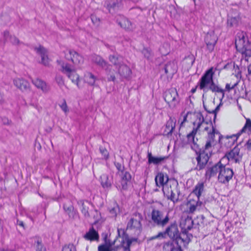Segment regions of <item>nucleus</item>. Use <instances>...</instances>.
<instances>
[{
  "label": "nucleus",
  "mask_w": 251,
  "mask_h": 251,
  "mask_svg": "<svg viewBox=\"0 0 251 251\" xmlns=\"http://www.w3.org/2000/svg\"><path fill=\"white\" fill-rule=\"evenodd\" d=\"M101 184L104 188H108L111 186V182L107 175L103 174L100 176Z\"/></svg>",
  "instance_id": "38"
},
{
  "label": "nucleus",
  "mask_w": 251,
  "mask_h": 251,
  "mask_svg": "<svg viewBox=\"0 0 251 251\" xmlns=\"http://www.w3.org/2000/svg\"><path fill=\"white\" fill-rule=\"evenodd\" d=\"M84 237L90 241H98L99 238L98 233L94 229L91 228L84 235Z\"/></svg>",
  "instance_id": "32"
},
{
  "label": "nucleus",
  "mask_w": 251,
  "mask_h": 251,
  "mask_svg": "<svg viewBox=\"0 0 251 251\" xmlns=\"http://www.w3.org/2000/svg\"><path fill=\"white\" fill-rule=\"evenodd\" d=\"M214 104V101H211L210 103L208 102H203L204 107L205 109L209 113H215L219 109V105H217L215 107H212V105Z\"/></svg>",
  "instance_id": "37"
},
{
  "label": "nucleus",
  "mask_w": 251,
  "mask_h": 251,
  "mask_svg": "<svg viewBox=\"0 0 251 251\" xmlns=\"http://www.w3.org/2000/svg\"><path fill=\"white\" fill-rule=\"evenodd\" d=\"M65 57L71 61L75 66L80 67L84 63L83 56L74 50H67L65 52Z\"/></svg>",
  "instance_id": "9"
},
{
  "label": "nucleus",
  "mask_w": 251,
  "mask_h": 251,
  "mask_svg": "<svg viewBox=\"0 0 251 251\" xmlns=\"http://www.w3.org/2000/svg\"><path fill=\"white\" fill-rule=\"evenodd\" d=\"M118 24L122 27L127 30H132L133 28L131 23L125 17L119 19Z\"/></svg>",
  "instance_id": "31"
},
{
  "label": "nucleus",
  "mask_w": 251,
  "mask_h": 251,
  "mask_svg": "<svg viewBox=\"0 0 251 251\" xmlns=\"http://www.w3.org/2000/svg\"><path fill=\"white\" fill-rule=\"evenodd\" d=\"M80 203L81 205V211L86 218L90 217V207H91V204L87 201H80Z\"/></svg>",
  "instance_id": "29"
},
{
  "label": "nucleus",
  "mask_w": 251,
  "mask_h": 251,
  "mask_svg": "<svg viewBox=\"0 0 251 251\" xmlns=\"http://www.w3.org/2000/svg\"><path fill=\"white\" fill-rule=\"evenodd\" d=\"M55 80L56 82L60 85L63 84V77L61 75H57L55 77Z\"/></svg>",
  "instance_id": "53"
},
{
  "label": "nucleus",
  "mask_w": 251,
  "mask_h": 251,
  "mask_svg": "<svg viewBox=\"0 0 251 251\" xmlns=\"http://www.w3.org/2000/svg\"><path fill=\"white\" fill-rule=\"evenodd\" d=\"M175 127V122L172 119H170L167 122L165 132L167 134H171Z\"/></svg>",
  "instance_id": "39"
},
{
  "label": "nucleus",
  "mask_w": 251,
  "mask_h": 251,
  "mask_svg": "<svg viewBox=\"0 0 251 251\" xmlns=\"http://www.w3.org/2000/svg\"><path fill=\"white\" fill-rule=\"evenodd\" d=\"M115 165L119 171H122L123 167L120 163H115Z\"/></svg>",
  "instance_id": "54"
},
{
  "label": "nucleus",
  "mask_w": 251,
  "mask_h": 251,
  "mask_svg": "<svg viewBox=\"0 0 251 251\" xmlns=\"http://www.w3.org/2000/svg\"><path fill=\"white\" fill-rule=\"evenodd\" d=\"M209 157L207 153L204 151L200 153L196 158L197 167L199 168V169L201 170L205 166L209 160Z\"/></svg>",
  "instance_id": "23"
},
{
  "label": "nucleus",
  "mask_w": 251,
  "mask_h": 251,
  "mask_svg": "<svg viewBox=\"0 0 251 251\" xmlns=\"http://www.w3.org/2000/svg\"><path fill=\"white\" fill-rule=\"evenodd\" d=\"M116 69L117 70L118 74L123 78H127L131 73L130 68L123 62Z\"/></svg>",
  "instance_id": "22"
},
{
  "label": "nucleus",
  "mask_w": 251,
  "mask_h": 251,
  "mask_svg": "<svg viewBox=\"0 0 251 251\" xmlns=\"http://www.w3.org/2000/svg\"><path fill=\"white\" fill-rule=\"evenodd\" d=\"M177 66L176 63L175 61L168 62L165 67V72L168 77L171 78L173 75L176 72Z\"/></svg>",
  "instance_id": "20"
},
{
  "label": "nucleus",
  "mask_w": 251,
  "mask_h": 251,
  "mask_svg": "<svg viewBox=\"0 0 251 251\" xmlns=\"http://www.w3.org/2000/svg\"><path fill=\"white\" fill-rule=\"evenodd\" d=\"M214 74V72L213 68H211L206 71L200 80L198 87L203 91L206 92L210 90L215 94H219L220 95V100L222 101L225 97V92H230L233 89L238 85L239 81L234 76V77L236 78V80L235 81L233 80L226 83L225 88L222 89L214 82L213 79Z\"/></svg>",
  "instance_id": "1"
},
{
  "label": "nucleus",
  "mask_w": 251,
  "mask_h": 251,
  "mask_svg": "<svg viewBox=\"0 0 251 251\" xmlns=\"http://www.w3.org/2000/svg\"><path fill=\"white\" fill-rule=\"evenodd\" d=\"M131 244L127 238L119 236L114 240H105L104 244L100 245L99 251H117L120 248H123L124 251H129Z\"/></svg>",
  "instance_id": "2"
},
{
  "label": "nucleus",
  "mask_w": 251,
  "mask_h": 251,
  "mask_svg": "<svg viewBox=\"0 0 251 251\" xmlns=\"http://www.w3.org/2000/svg\"><path fill=\"white\" fill-rule=\"evenodd\" d=\"M248 71L249 75H251V64L248 66Z\"/></svg>",
  "instance_id": "57"
},
{
  "label": "nucleus",
  "mask_w": 251,
  "mask_h": 251,
  "mask_svg": "<svg viewBox=\"0 0 251 251\" xmlns=\"http://www.w3.org/2000/svg\"><path fill=\"white\" fill-rule=\"evenodd\" d=\"M243 133L248 135L251 134V120L249 118H246V123L245 125L237 134L239 136L241 134Z\"/></svg>",
  "instance_id": "33"
},
{
  "label": "nucleus",
  "mask_w": 251,
  "mask_h": 251,
  "mask_svg": "<svg viewBox=\"0 0 251 251\" xmlns=\"http://www.w3.org/2000/svg\"><path fill=\"white\" fill-rule=\"evenodd\" d=\"M242 157V153L240 152V148L237 146L226 154V157L228 160L235 162L239 161Z\"/></svg>",
  "instance_id": "17"
},
{
  "label": "nucleus",
  "mask_w": 251,
  "mask_h": 251,
  "mask_svg": "<svg viewBox=\"0 0 251 251\" xmlns=\"http://www.w3.org/2000/svg\"><path fill=\"white\" fill-rule=\"evenodd\" d=\"M72 207H68V210L71 211L72 210Z\"/></svg>",
  "instance_id": "60"
},
{
  "label": "nucleus",
  "mask_w": 251,
  "mask_h": 251,
  "mask_svg": "<svg viewBox=\"0 0 251 251\" xmlns=\"http://www.w3.org/2000/svg\"><path fill=\"white\" fill-rule=\"evenodd\" d=\"M195 122L197 127L194 128V130H196L197 134L200 135H207L208 136L211 133H215V129L212 125L205 122L201 114L200 118H197Z\"/></svg>",
  "instance_id": "6"
},
{
  "label": "nucleus",
  "mask_w": 251,
  "mask_h": 251,
  "mask_svg": "<svg viewBox=\"0 0 251 251\" xmlns=\"http://www.w3.org/2000/svg\"><path fill=\"white\" fill-rule=\"evenodd\" d=\"M165 101L171 108H175L179 102V98L176 89L172 88L166 91L164 94Z\"/></svg>",
  "instance_id": "8"
},
{
  "label": "nucleus",
  "mask_w": 251,
  "mask_h": 251,
  "mask_svg": "<svg viewBox=\"0 0 251 251\" xmlns=\"http://www.w3.org/2000/svg\"><path fill=\"white\" fill-rule=\"evenodd\" d=\"M57 62L60 67L61 72L66 74L72 82L77 85L78 88H80L79 76L76 70L72 68L70 64L63 60H59Z\"/></svg>",
  "instance_id": "5"
},
{
  "label": "nucleus",
  "mask_w": 251,
  "mask_h": 251,
  "mask_svg": "<svg viewBox=\"0 0 251 251\" xmlns=\"http://www.w3.org/2000/svg\"><path fill=\"white\" fill-rule=\"evenodd\" d=\"M110 212L114 214V215H115V208H113L111 211H110Z\"/></svg>",
  "instance_id": "58"
},
{
  "label": "nucleus",
  "mask_w": 251,
  "mask_h": 251,
  "mask_svg": "<svg viewBox=\"0 0 251 251\" xmlns=\"http://www.w3.org/2000/svg\"><path fill=\"white\" fill-rule=\"evenodd\" d=\"M166 233H167L169 237L172 238H177L178 236V230L177 226L175 225H172L167 228L165 233L160 232L157 235L150 237L149 240H152L160 237L163 238Z\"/></svg>",
  "instance_id": "12"
},
{
  "label": "nucleus",
  "mask_w": 251,
  "mask_h": 251,
  "mask_svg": "<svg viewBox=\"0 0 251 251\" xmlns=\"http://www.w3.org/2000/svg\"><path fill=\"white\" fill-rule=\"evenodd\" d=\"M151 219L158 226H164L168 223L169 217L168 213L164 216L162 211L157 209H153L151 212Z\"/></svg>",
  "instance_id": "10"
},
{
  "label": "nucleus",
  "mask_w": 251,
  "mask_h": 251,
  "mask_svg": "<svg viewBox=\"0 0 251 251\" xmlns=\"http://www.w3.org/2000/svg\"><path fill=\"white\" fill-rule=\"evenodd\" d=\"M60 107L62 109V110L66 114H67L69 112V108L68 107V106L67 105V103L66 101H64L62 104L60 105Z\"/></svg>",
  "instance_id": "49"
},
{
  "label": "nucleus",
  "mask_w": 251,
  "mask_h": 251,
  "mask_svg": "<svg viewBox=\"0 0 251 251\" xmlns=\"http://www.w3.org/2000/svg\"><path fill=\"white\" fill-rule=\"evenodd\" d=\"M171 179H169L166 175L162 173H159L156 176L155 181L157 186H162L166 184V183Z\"/></svg>",
  "instance_id": "26"
},
{
  "label": "nucleus",
  "mask_w": 251,
  "mask_h": 251,
  "mask_svg": "<svg viewBox=\"0 0 251 251\" xmlns=\"http://www.w3.org/2000/svg\"><path fill=\"white\" fill-rule=\"evenodd\" d=\"M32 82L37 88L41 90L43 93H47L50 90V87L45 81L40 79H33Z\"/></svg>",
  "instance_id": "25"
},
{
  "label": "nucleus",
  "mask_w": 251,
  "mask_h": 251,
  "mask_svg": "<svg viewBox=\"0 0 251 251\" xmlns=\"http://www.w3.org/2000/svg\"><path fill=\"white\" fill-rule=\"evenodd\" d=\"M201 113L188 112L185 115H181L180 120H182L180 123V126H184L186 122H190L195 126L196 120L197 118H200Z\"/></svg>",
  "instance_id": "13"
},
{
  "label": "nucleus",
  "mask_w": 251,
  "mask_h": 251,
  "mask_svg": "<svg viewBox=\"0 0 251 251\" xmlns=\"http://www.w3.org/2000/svg\"><path fill=\"white\" fill-rule=\"evenodd\" d=\"M90 217L93 218L95 221H97L100 218V214L96 210H94L90 211Z\"/></svg>",
  "instance_id": "43"
},
{
  "label": "nucleus",
  "mask_w": 251,
  "mask_h": 251,
  "mask_svg": "<svg viewBox=\"0 0 251 251\" xmlns=\"http://www.w3.org/2000/svg\"><path fill=\"white\" fill-rule=\"evenodd\" d=\"M36 52L41 55V62L44 65H48L50 60L47 55V50L42 46H38L35 48Z\"/></svg>",
  "instance_id": "19"
},
{
  "label": "nucleus",
  "mask_w": 251,
  "mask_h": 251,
  "mask_svg": "<svg viewBox=\"0 0 251 251\" xmlns=\"http://www.w3.org/2000/svg\"><path fill=\"white\" fill-rule=\"evenodd\" d=\"M14 35L7 30H4L2 33L3 39L6 42L10 43Z\"/></svg>",
  "instance_id": "42"
},
{
  "label": "nucleus",
  "mask_w": 251,
  "mask_h": 251,
  "mask_svg": "<svg viewBox=\"0 0 251 251\" xmlns=\"http://www.w3.org/2000/svg\"><path fill=\"white\" fill-rule=\"evenodd\" d=\"M201 202L200 201V199L198 197H192V195H189L187 205L190 213H194L201 207Z\"/></svg>",
  "instance_id": "14"
},
{
  "label": "nucleus",
  "mask_w": 251,
  "mask_h": 251,
  "mask_svg": "<svg viewBox=\"0 0 251 251\" xmlns=\"http://www.w3.org/2000/svg\"><path fill=\"white\" fill-rule=\"evenodd\" d=\"M215 134L211 133L207 136V140L205 145V149L208 150L215 145Z\"/></svg>",
  "instance_id": "36"
},
{
  "label": "nucleus",
  "mask_w": 251,
  "mask_h": 251,
  "mask_svg": "<svg viewBox=\"0 0 251 251\" xmlns=\"http://www.w3.org/2000/svg\"><path fill=\"white\" fill-rule=\"evenodd\" d=\"M10 43L14 46H19L21 44V42L19 38L15 35L12 38Z\"/></svg>",
  "instance_id": "44"
},
{
  "label": "nucleus",
  "mask_w": 251,
  "mask_h": 251,
  "mask_svg": "<svg viewBox=\"0 0 251 251\" xmlns=\"http://www.w3.org/2000/svg\"><path fill=\"white\" fill-rule=\"evenodd\" d=\"M221 162L218 163L214 166L209 168L205 174L206 177L208 179H210L212 177L215 176L219 173L220 170Z\"/></svg>",
  "instance_id": "28"
},
{
  "label": "nucleus",
  "mask_w": 251,
  "mask_h": 251,
  "mask_svg": "<svg viewBox=\"0 0 251 251\" xmlns=\"http://www.w3.org/2000/svg\"><path fill=\"white\" fill-rule=\"evenodd\" d=\"M233 173L231 169L226 168L221 163L220 170L218 175V180L222 183H226L230 180L233 176Z\"/></svg>",
  "instance_id": "11"
},
{
  "label": "nucleus",
  "mask_w": 251,
  "mask_h": 251,
  "mask_svg": "<svg viewBox=\"0 0 251 251\" xmlns=\"http://www.w3.org/2000/svg\"><path fill=\"white\" fill-rule=\"evenodd\" d=\"M36 251H45V250L42 245L41 242L39 240H38L36 242Z\"/></svg>",
  "instance_id": "48"
},
{
  "label": "nucleus",
  "mask_w": 251,
  "mask_h": 251,
  "mask_svg": "<svg viewBox=\"0 0 251 251\" xmlns=\"http://www.w3.org/2000/svg\"><path fill=\"white\" fill-rule=\"evenodd\" d=\"M62 251H75V249L73 245H69L65 246L62 249Z\"/></svg>",
  "instance_id": "47"
},
{
  "label": "nucleus",
  "mask_w": 251,
  "mask_h": 251,
  "mask_svg": "<svg viewBox=\"0 0 251 251\" xmlns=\"http://www.w3.org/2000/svg\"><path fill=\"white\" fill-rule=\"evenodd\" d=\"M204 190V185L202 182L199 183L196 186L193 192L190 195H192V197H197L200 199L202 192Z\"/></svg>",
  "instance_id": "34"
},
{
  "label": "nucleus",
  "mask_w": 251,
  "mask_h": 251,
  "mask_svg": "<svg viewBox=\"0 0 251 251\" xmlns=\"http://www.w3.org/2000/svg\"><path fill=\"white\" fill-rule=\"evenodd\" d=\"M194 1L195 2V1H196V0H194Z\"/></svg>",
  "instance_id": "61"
},
{
  "label": "nucleus",
  "mask_w": 251,
  "mask_h": 251,
  "mask_svg": "<svg viewBox=\"0 0 251 251\" xmlns=\"http://www.w3.org/2000/svg\"><path fill=\"white\" fill-rule=\"evenodd\" d=\"M19 225L21 226H24V223L23 222H20Z\"/></svg>",
  "instance_id": "59"
},
{
  "label": "nucleus",
  "mask_w": 251,
  "mask_h": 251,
  "mask_svg": "<svg viewBox=\"0 0 251 251\" xmlns=\"http://www.w3.org/2000/svg\"><path fill=\"white\" fill-rule=\"evenodd\" d=\"M246 147L248 149H251V139H250L248 141L246 144Z\"/></svg>",
  "instance_id": "55"
},
{
  "label": "nucleus",
  "mask_w": 251,
  "mask_h": 251,
  "mask_svg": "<svg viewBox=\"0 0 251 251\" xmlns=\"http://www.w3.org/2000/svg\"><path fill=\"white\" fill-rule=\"evenodd\" d=\"M239 19L237 17H233L228 19L227 23L231 26H233L237 24Z\"/></svg>",
  "instance_id": "46"
},
{
  "label": "nucleus",
  "mask_w": 251,
  "mask_h": 251,
  "mask_svg": "<svg viewBox=\"0 0 251 251\" xmlns=\"http://www.w3.org/2000/svg\"><path fill=\"white\" fill-rule=\"evenodd\" d=\"M217 37L214 32L208 33L205 37V43L207 50L211 52L214 49L215 45L217 41Z\"/></svg>",
  "instance_id": "18"
},
{
  "label": "nucleus",
  "mask_w": 251,
  "mask_h": 251,
  "mask_svg": "<svg viewBox=\"0 0 251 251\" xmlns=\"http://www.w3.org/2000/svg\"><path fill=\"white\" fill-rule=\"evenodd\" d=\"M129 181H126L125 180L122 179L121 180V189L122 190H126L127 188L128 184Z\"/></svg>",
  "instance_id": "51"
},
{
  "label": "nucleus",
  "mask_w": 251,
  "mask_h": 251,
  "mask_svg": "<svg viewBox=\"0 0 251 251\" xmlns=\"http://www.w3.org/2000/svg\"><path fill=\"white\" fill-rule=\"evenodd\" d=\"M142 53L143 54L144 56L147 59H149L152 55L151 51L147 48H144L143 50Z\"/></svg>",
  "instance_id": "45"
},
{
  "label": "nucleus",
  "mask_w": 251,
  "mask_h": 251,
  "mask_svg": "<svg viewBox=\"0 0 251 251\" xmlns=\"http://www.w3.org/2000/svg\"><path fill=\"white\" fill-rule=\"evenodd\" d=\"M100 152L102 155H103L104 158L107 159L108 158L109 153L108 151L103 148H100Z\"/></svg>",
  "instance_id": "50"
},
{
  "label": "nucleus",
  "mask_w": 251,
  "mask_h": 251,
  "mask_svg": "<svg viewBox=\"0 0 251 251\" xmlns=\"http://www.w3.org/2000/svg\"><path fill=\"white\" fill-rule=\"evenodd\" d=\"M193 225V222L192 219L188 216L182 218L180 222V226L183 232L185 233L191 229Z\"/></svg>",
  "instance_id": "21"
},
{
  "label": "nucleus",
  "mask_w": 251,
  "mask_h": 251,
  "mask_svg": "<svg viewBox=\"0 0 251 251\" xmlns=\"http://www.w3.org/2000/svg\"><path fill=\"white\" fill-rule=\"evenodd\" d=\"M84 81L90 86H94L97 80L96 76L91 72H86L83 76Z\"/></svg>",
  "instance_id": "30"
},
{
  "label": "nucleus",
  "mask_w": 251,
  "mask_h": 251,
  "mask_svg": "<svg viewBox=\"0 0 251 251\" xmlns=\"http://www.w3.org/2000/svg\"><path fill=\"white\" fill-rule=\"evenodd\" d=\"M159 50L160 53L163 55L168 54L170 51L169 44L168 43H164L160 47Z\"/></svg>",
  "instance_id": "40"
},
{
  "label": "nucleus",
  "mask_w": 251,
  "mask_h": 251,
  "mask_svg": "<svg viewBox=\"0 0 251 251\" xmlns=\"http://www.w3.org/2000/svg\"><path fill=\"white\" fill-rule=\"evenodd\" d=\"M235 46L238 51L244 55L246 61L251 60V43L247 41L246 33L243 31L237 33L235 39Z\"/></svg>",
  "instance_id": "3"
},
{
  "label": "nucleus",
  "mask_w": 251,
  "mask_h": 251,
  "mask_svg": "<svg viewBox=\"0 0 251 251\" xmlns=\"http://www.w3.org/2000/svg\"><path fill=\"white\" fill-rule=\"evenodd\" d=\"M92 61L97 65L105 69L108 75L107 79L108 81H115L116 79L115 71L112 70L111 66L108 64L100 56L97 55H93L92 56Z\"/></svg>",
  "instance_id": "7"
},
{
  "label": "nucleus",
  "mask_w": 251,
  "mask_h": 251,
  "mask_svg": "<svg viewBox=\"0 0 251 251\" xmlns=\"http://www.w3.org/2000/svg\"><path fill=\"white\" fill-rule=\"evenodd\" d=\"M171 251H182L180 247H177L176 248H173Z\"/></svg>",
  "instance_id": "56"
},
{
  "label": "nucleus",
  "mask_w": 251,
  "mask_h": 251,
  "mask_svg": "<svg viewBox=\"0 0 251 251\" xmlns=\"http://www.w3.org/2000/svg\"><path fill=\"white\" fill-rule=\"evenodd\" d=\"M168 158L167 156H154L152 155L151 152L148 153V163L153 164L154 165H157L164 162L165 160Z\"/></svg>",
  "instance_id": "27"
},
{
  "label": "nucleus",
  "mask_w": 251,
  "mask_h": 251,
  "mask_svg": "<svg viewBox=\"0 0 251 251\" xmlns=\"http://www.w3.org/2000/svg\"><path fill=\"white\" fill-rule=\"evenodd\" d=\"M141 216L140 215H135L133 217L131 218L129 222L127 224V227L130 229H135L139 232L141 228Z\"/></svg>",
  "instance_id": "16"
},
{
  "label": "nucleus",
  "mask_w": 251,
  "mask_h": 251,
  "mask_svg": "<svg viewBox=\"0 0 251 251\" xmlns=\"http://www.w3.org/2000/svg\"><path fill=\"white\" fill-rule=\"evenodd\" d=\"M238 137V134L226 136H221L219 137V142L221 145L230 147L237 141Z\"/></svg>",
  "instance_id": "15"
},
{
  "label": "nucleus",
  "mask_w": 251,
  "mask_h": 251,
  "mask_svg": "<svg viewBox=\"0 0 251 251\" xmlns=\"http://www.w3.org/2000/svg\"><path fill=\"white\" fill-rule=\"evenodd\" d=\"M163 192L168 199L174 202H176L179 195L177 182L175 180L169 181L163 186Z\"/></svg>",
  "instance_id": "4"
},
{
  "label": "nucleus",
  "mask_w": 251,
  "mask_h": 251,
  "mask_svg": "<svg viewBox=\"0 0 251 251\" xmlns=\"http://www.w3.org/2000/svg\"><path fill=\"white\" fill-rule=\"evenodd\" d=\"M13 84L15 87L22 91L29 88L28 82L22 78L17 77L13 79Z\"/></svg>",
  "instance_id": "24"
},
{
  "label": "nucleus",
  "mask_w": 251,
  "mask_h": 251,
  "mask_svg": "<svg viewBox=\"0 0 251 251\" xmlns=\"http://www.w3.org/2000/svg\"><path fill=\"white\" fill-rule=\"evenodd\" d=\"M122 179L130 181V180L131 179L130 174L128 172H126L125 173H124V174L122 176Z\"/></svg>",
  "instance_id": "52"
},
{
  "label": "nucleus",
  "mask_w": 251,
  "mask_h": 251,
  "mask_svg": "<svg viewBox=\"0 0 251 251\" xmlns=\"http://www.w3.org/2000/svg\"><path fill=\"white\" fill-rule=\"evenodd\" d=\"M197 134L196 133V130H194L193 129L192 132L187 135V139L188 140V143L189 144H196V141H195V137L196 135H197Z\"/></svg>",
  "instance_id": "41"
},
{
  "label": "nucleus",
  "mask_w": 251,
  "mask_h": 251,
  "mask_svg": "<svg viewBox=\"0 0 251 251\" xmlns=\"http://www.w3.org/2000/svg\"><path fill=\"white\" fill-rule=\"evenodd\" d=\"M109 61L113 64L116 68L121 65L122 62V58L116 55H111L109 57Z\"/></svg>",
  "instance_id": "35"
}]
</instances>
